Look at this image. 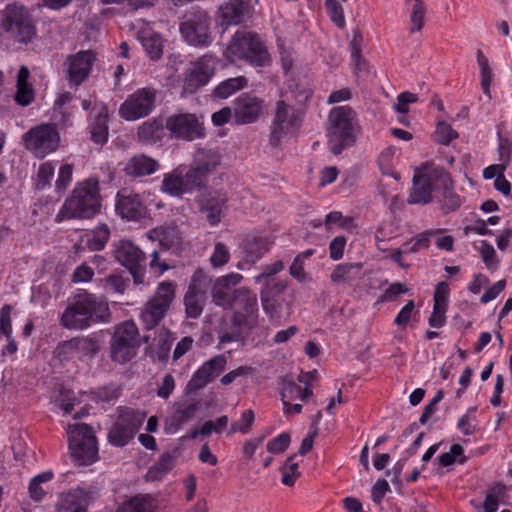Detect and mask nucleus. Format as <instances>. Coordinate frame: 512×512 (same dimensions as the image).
I'll return each instance as SVG.
<instances>
[{
  "mask_svg": "<svg viewBox=\"0 0 512 512\" xmlns=\"http://www.w3.org/2000/svg\"><path fill=\"white\" fill-rule=\"evenodd\" d=\"M157 99V90L152 87L137 89L121 103L118 113L125 121H136L150 115Z\"/></svg>",
  "mask_w": 512,
  "mask_h": 512,
  "instance_id": "f8f14e48",
  "label": "nucleus"
},
{
  "mask_svg": "<svg viewBox=\"0 0 512 512\" xmlns=\"http://www.w3.org/2000/svg\"><path fill=\"white\" fill-rule=\"evenodd\" d=\"M426 13V7L422 0H415L411 13V23L412 26L410 28L411 33L420 31L424 26V18Z\"/></svg>",
  "mask_w": 512,
  "mask_h": 512,
  "instance_id": "bf43d9fd",
  "label": "nucleus"
},
{
  "mask_svg": "<svg viewBox=\"0 0 512 512\" xmlns=\"http://www.w3.org/2000/svg\"><path fill=\"white\" fill-rule=\"evenodd\" d=\"M229 248L222 242L214 245L213 252L210 256V263L213 268H219L227 264L230 260Z\"/></svg>",
  "mask_w": 512,
  "mask_h": 512,
  "instance_id": "13d9d810",
  "label": "nucleus"
},
{
  "mask_svg": "<svg viewBox=\"0 0 512 512\" xmlns=\"http://www.w3.org/2000/svg\"><path fill=\"white\" fill-rule=\"evenodd\" d=\"M99 351V343L91 337H74L60 342L53 354L61 363L83 361Z\"/></svg>",
  "mask_w": 512,
  "mask_h": 512,
  "instance_id": "2eb2a0df",
  "label": "nucleus"
},
{
  "mask_svg": "<svg viewBox=\"0 0 512 512\" xmlns=\"http://www.w3.org/2000/svg\"><path fill=\"white\" fill-rule=\"evenodd\" d=\"M356 112L348 105L331 109L327 127L329 150L334 155L341 154L356 141Z\"/></svg>",
  "mask_w": 512,
  "mask_h": 512,
  "instance_id": "20e7f679",
  "label": "nucleus"
},
{
  "mask_svg": "<svg viewBox=\"0 0 512 512\" xmlns=\"http://www.w3.org/2000/svg\"><path fill=\"white\" fill-rule=\"evenodd\" d=\"M206 300V295L187 291L184 297V305L187 317L196 319L203 312V304Z\"/></svg>",
  "mask_w": 512,
  "mask_h": 512,
  "instance_id": "37998d69",
  "label": "nucleus"
},
{
  "mask_svg": "<svg viewBox=\"0 0 512 512\" xmlns=\"http://www.w3.org/2000/svg\"><path fill=\"white\" fill-rule=\"evenodd\" d=\"M115 211L117 215L128 221H137L146 216V206L140 195L127 190L116 194Z\"/></svg>",
  "mask_w": 512,
  "mask_h": 512,
  "instance_id": "412c9836",
  "label": "nucleus"
},
{
  "mask_svg": "<svg viewBox=\"0 0 512 512\" xmlns=\"http://www.w3.org/2000/svg\"><path fill=\"white\" fill-rule=\"evenodd\" d=\"M175 297V285L161 282L154 296L142 308L139 318L145 330L156 328L166 315Z\"/></svg>",
  "mask_w": 512,
  "mask_h": 512,
  "instance_id": "1a4fd4ad",
  "label": "nucleus"
},
{
  "mask_svg": "<svg viewBox=\"0 0 512 512\" xmlns=\"http://www.w3.org/2000/svg\"><path fill=\"white\" fill-rule=\"evenodd\" d=\"M212 284L211 277L202 269H196L191 277V281L187 291L206 295Z\"/></svg>",
  "mask_w": 512,
  "mask_h": 512,
  "instance_id": "49530a36",
  "label": "nucleus"
},
{
  "mask_svg": "<svg viewBox=\"0 0 512 512\" xmlns=\"http://www.w3.org/2000/svg\"><path fill=\"white\" fill-rule=\"evenodd\" d=\"M110 237V231L106 224L98 225L92 235L88 238L87 244L90 250L100 251L102 250Z\"/></svg>",
  "mask_w": 512,
  "mask_h": 512,
  "instance_id": "de8ad7c7",
  "label": "nucleus"
},
{
  "mask_svg": "<svg viewBox=\"0 0 512 512\" xmlns=\"http://www.w3.org/2000/svg\"><path fill=\"white\" fill-rule=\"evenodd\" d=\"M139 40L151 60L156 61L162 57L164 41L159 33L151 29H143L139 32Z\"/></svg>",
  "mask_w": 512,
  "mask_h": 512,
  "instance_id": "f704fd0d",
  "label": "nucleus"
},
{
  "mask_svg": "<svg viewBox=\"0 0 512 512\" xmlns=\"http://www.w3.org/2000/svg\"><path fill=\"white\" fill-rule=\"evenodd\" d=\"M165 126L174 138L193 141L204 137L203 124L193 113H177L166 119Z\"/></svg>",
  "mask_w": 512,
  "mask_h": 512,
  "instance_id": "aec40b11",
  "label": "nucleus"
},
{
  "mask_svg": "<svg viewBox=\"0 0 512 512\" xmlns=\"http://www.w3.org/2000/svg\"><path fill=\"white\" fill-rule=\"evenodd\" d=\"M502 488L495 486L489 490L482 505L477 507V512H497Z\"/></svg>",
  "mask_w": 512,
  "mask_h": 512,
  "instance_id": "6e6d98bb",
  "label": "nucleus"
},
{
  "mask_svg": "<svg viewBox=\"0 0 512 512\" xmlns=\"http://www.w3.org/2000/svg\"><path fill=\"white\" fill-rule=\"evenodd\" d=\"M0 29L19 43H30L36 36L31 15L23 5L8 4L0 11Z\"/></svg>",
  "mask_w": 512,
  "mask_h": 512,
  "instance_id": "423d86ee",
  "label": "nucleus"
},
{
  "mask_svg": "<svg viewBox=\"0 0 512 512\" xmlns=\"http://www.w3.org/2000/svg\"><path fill=\"white\" fill-rule=\"evenodd\" d=\"M255 420V414L253 410L248 409L245 410L239 420L233 422L229 428L227 433L228 436L233 435L234 433L248 434L253 426Z\"/></svg>",
  "mask_w": 512,
  "mask_h": 512,
  "instance_id": "09e8293b",
  "label": "nucleus"
},
{
  "mask_svg": "<svg viewBox=\"0 0 512 512\" xmlns=\"http://www.w3.org/2000/svg\"><path fill=\"white\" fill-rule=\"evenodd\" d=\"M218 14L222 25H238L246 17L247 6L243 0H232L221 5Z\"/></svg>",
  "mask_w": 512,
  "mask_h": 512,
  "instance_id": "2f4dec72",
  "label": "nucleus"
},
{
  "mask_svg": "<svg viewBox=\"0 0 512 512\" xmlns=\"http://www.w3.org/2000/svg\"><path fill=\"white\" fill-rule=\"evenodd\" d=\"M478 421L474 415L464 414L457 423V429L465 436L473 435L477 430Z\"/></svg>",
  "mask_w": 512,
  "mask_h": 512,
  "instance_id": "774afa93",
  "label": "nucleus"
},
{
  "mask_svg": "<svg viewBox=\"0 0 512 512\" xmlns=\"http://www.w3.org/2000/svg\"><path fill=\"white\" fill-rule=\"evenodd\" d=\"M144 416L134 410L122 412L108 432L109 442L117 447L127 445L136 435Z\"/></svg>",
  "mask_w": 512,
  "mask_h": 512,
  "instance_id": "6ab92c4d",
  "label": "nucleus"
},
{
  "mask_svg": "<svg viewBox=\"0 0 512 512\" xmlns=\"http://www.w3.org/2000/svg\"><path fill=\"white\" fill-rule=\"evenodd\" d=\"M199 409L197 403H187L177 408L175 412L166 420L165 431L167 434L177 433L184 425L194 419Z\"/></svg>",
  "mask_w": 512,
  "mask_h": 512,
  "instance_id": "7c9ffc66",
  "label": "nucleus"
},
{
  "mask_svg": "<svg viewBox=\"0 0 512 512\" xmlns=\"http://www.w3.org/2000/svg\"><path fill=\"white\" fill-rule=\"evenodd\" d=\"M450 288L447 282H440L436 285L434 291V306L447 310Z\"/></svg>",
  "mask_w": 512,
  "mask_h": 512,
  "instance_id": "0e129e2a",
  "label": "nucleus"
},
{
  "mask_svg": "<svg viewBox=\"0 0 512 512\" xmlns=\"http://www.w3.org/2000/svg\"><path fill=\"white\" fill-rule=\"evenodd\" d=\"M231 302L228 309L233 310L239 318L247 319L258 311L257 296L246 287L234 289Z\"/></svg>",
  "mask_w": 512,
  "mask_h": 512,
  "instance_id": "cd10ccee",
  "label": "nucleus"
},
{
  "mask_svg": "<svg viewBox=\"0 0 512 512\" xmlns=\"http://www.w3.org/2000/svg\"><path fill=\"white\" fill-rule=\"evenodd\" d=\"M200 213L211 227L218 226L228 210V196L222 189H209L202 191L198 196Z\"/></svg>",
  "mask_w": 512,
  "mask_h": 512,
  "instance_id": "dca6fc26",
  "label": "nucleus"
},
{
  "mask_svg": "<svg viewBox=\"0 0 512 512\" xmlns=\"http://www.w3.org/2000/svg\"><path fill=\"white\" fill-rule=\"evenodd\" d=\"M56 163L54 161H47L39 166L37 173L36 187L38 189H44L50 186L51 181L54 177Z\"/></svg>",
  "mask_w": 512,
  "mask_h": 512,
  "instance_id": "603ef678",
  "label": "nucleus"
},
{
  "mask_svg": "<svg viewBox=\"0 0 512 512\" xmlns=\"http://www.w3.org/2000/svg\"><path fill=\"white\" fill-rule=\"evenodd\" d=\"M264 101L252 94L243 93L235 102V120L238 124H250L256 122L263 112Z\"/></svg>",
  "mask_w": 512,
  "mask_h": 512,
  "instance_id": "393cba45",
  "label": "nucleus"
},
{
  "mask_svg": "<svg viewBox=\"0 0 512 512\" xmlns=\"http://www.w3.org/2000/svg\"><path fill=\"white\" fill-rule=\"evenodd\" d=\"M110 317L108 304L86 290H79L74 302L63 312L60 324L67 329L83 330L92 323L105 322Z\"/></svg>",
  "mask_w": 512,
  "mask_h": 512,
  "instance_id": "f03ea898",
  "label": "nucleus"
},
{
  "mask_svg": "<svg viewBox=\"0 0 512 512\" xmlns=\"http://www.w3.org/2000/svg\"><path fill=\"white\" fill-rule=\"evenodd\" d=\"M291 441L288 433H281L267 443V450L273 454H280L287 450Z\"/></svg>",
  "mask_w": 512,
  "mask_h": 512,
  "instance_id": "680f3d73",
  "label": "nucleus"
},
{
  "mask_svg": "<svg viewBox=\"0 0 512 512\" xmlns=\"http://www.w3.org/2000/svg\"><path fill=\"white\" fill-rule=\"evenodd\" d=\"M101 201L97 178L90 177L79 181L65 198L54 221L61 223L67 220L92 219L100 213Z\"/></svg>",
  "mask_w": 512,
  "mask_h": 512,
  "instance_id": "f257e3e1",
  "label": "nucleus"
},
{
  "mask_svg": "<svg viewBox=\"0 0 512 512\" xmlns=\"http://www.w3.org/2000/svg\"><path fill=\"white\" fill-rule=\"evenodd\" d=\"M173 468V458L169 454L163 455L158 462L152 466L147 474L146 478L149 481H156L165 476Z\"/></svg>",
  "mask_w": 512,
  "mask_h": 512,
  "instance_id": "a18cd8bd",
  "label": "nucleus"
},
{
  "mask_svg": "<svg viewBox=\"0 0 512 512\" xmlns=\"http://www.w3.org/2000/svg\"><path fill=\"white\" fill-rule=\"evenodd\" d=\"M207 177L195 164L186 172L183 171L184 183L188 187V192L203 185Z\"/></svg>",
  "mask_w": 512,
  "mask_h": 512,
  "instance_id": "4d7b16f0",
  "label": "nucleus"
},
{
  "mask_svg": "<svg viewBox=\"0 0 512 512\" xmlns=\"http://www.w3.org/2000/svg\"><path fill=\"white\" fill-rule=\"evenodd\" d=\"M183 39L194 47H207L212 43L210 19L205 12H198L180 24Z\"/></svg>",
  "mask_w": 512,
  "mask_h": 512,
  "instance_id": "a211bd4d",
  "label": "nucleus"
},
{
  "mask_svg": "<svg viewBox=\"0 0 512 512\" xmlns=\"http://www.w3.org/2000/svg\"><path fill=\"white\" fill-rule=\"evenodd\" d=\"M73 176V165L72 164H63L59 168L58 177L55 182V190L56 192H63L72 182Z\"/></svg>",
  "mask_w": 512,
  "mask_h": 512,
  "instance_id": "052dcab7",
  "label": "nucleus"
},
{
  "mask_svg": "<svg viewBox=\"0 0 512 512\" xmlns=\"http://www.w3.org/2000/svg\"><path fill=\"white\" fill-rule=\"evenodd\" d=\"M221 159L222 156L218 150L199 148L194 154L193 164L208 176L220 166Z\"/></svg>",
  "mask_w": 512,
  "mask_h": 512,
  "instance_id": "72a5a7b5",
  "label": "nucleus"
},
{
  "mask_svg": "<svg viewBox=\"0 0 512 512\" xmlns=\"http://www.w3.org/2000/svg\"><path fill=\"white\" fill-rule=\"evenodd\" d=\"M173 338L171 336V333L167 330H163L159 334L158 338V352L157 356L160 361H166L169 357V352L172 346Z\"/></svg>",
  "mask_w": 512,
  "mask_h": 512,
  "instance_id": "e2e57ef3",
  "label": "nucleus"
},
{
  "mask_svg": "<svg viewBox=\"0 0 512 512\" xmlns=\"http://www.w3.org/2000/svg\"><path fill=\"white\" fill-rule=\"evenodd\" d=\"M450 183V174L442 167L423 165L413 177V192L409 203L427 204L432 199V192Z\"/></svg>",
  "mask_w": 512,
  "mask_h": 512,
  "instance_id": "6e6552de",
  "label": "nucleus"
},
{
  "mask_svg": "<svg viewBox=\"0 0 512 512\" xmlns=\"http://www.w3.org/2000/svg\"><path fill=\"white\" fill-rule=\"evenodd\" d=\"M304 121V113L285 100H277L271 111L268 144L281 148L283 144L296 139Z\"/></svg>",
  "mask_w": 512,
  "mask_h": 512,
  "instance_id": "7ed1b4c3",
  "label": "nucleus"
},
{
  "mask_svg": "<svg viewBox=\"0 0 512 512\" xmlns=\"http://www.w3.org/2000/svg\"><path fill=\"white\" fill-rule=\"evenodd\" d=\"M287 288V282H275L262 285L260 300L263 311L270 320H278L282 309V294Z\"/></svg>",
  "mask_w": 512,
  "mask_h": 512,
  "instance_id": "5701e85b",
  "label": "nucleus"
},
{
  "mask_svg": "<svg viewBox=\"0 0 512 512\" xmlns=\"http://www.w3.org/2000/svg\"><path fill=\"white\" fill-rule=\"evenodd\" d=\"M273 243V237L266 233L252 232L247 234L240 245L241 258L237 268L240 270L250 269L271 249Z\"/></svg>",
  "mask_w": 512,
  "mask_h": 512,
  "instance_id": "4468645a",
  "label": "nucleus"
},
{
  "mask_svg": "<svg viewBox=\"0 0 512 512\" xmlns=\"http://www.w3.org/2000/svg\"><path fill=\"white\" fill-rule=\"evenodd\" d=\"M153 509V498L149 495H144L131 498L117 512H152Z\"/></svg>",
  "mask_w": 512,
  "mask_h": 512,
  "instance_id": "79ce46f5",
  "label": "nucleus"
},
{
  "mask_svg": "<svg viewBox=\"0 0 512 512\" xmlns=\"http://www.w3.org/2000/svg\"><path fill=\"white\" fill-rule=\"evenodd\" d=\"M162 191L174 197H180L188 193V187L184 183L182 166L177 167L172 173L164 176Z\"/></svg>",
  "mask_w": 512,
  "mask_h": 512,
  "instance_id": "e433bc0d",
  "label": "nucleus"
},
{
  "mask_svg": "<svg viewBox=\"0 0 512 512\" xmlns=\"http://www.w3.org/2000/svg\"><path fill=\"white\" fill-rule=\"evenodd\" d=\"M94 270L86 263L77 266L71 275V281L74 284L87 283L93 279Z\"/></svg>",
  "mask_w": 512,
  "mask_h": 512,
  "instance_id": "69168bd1",
  "label": "nucleus"
},
{
  "mask_svg": "<svg viewBox=\"0 0 512 512\" xmlns=\"http://www.w3.org/2000/svg\"><path fill=\"white\" fill-rule=\"evenodd\" d=\"M158 163L155 159L146 155H136L132 157L125 166L127 175L142 177L155 173L158 170Z\"/></svg>",
  "mask_w": 512,
  "mask_h": 512,
  "instance_id": "c9c22d12",
  "label": "nucleus"
},
{
  "mask_svg": "<svg viewBox=\"0 0 512 512\" xmlns=\"http://www.w3.org/2000/svg\"><path fill=\"white\" fill-rule=\"evenodd\" d=\"M114 257L129 270L135 283L143 282L146 257L139 247L129 240H120L115 244Z\"/></svg>",
  "mask_w": 512,
  "mask_h": 512,
  "instance_id": "f3484780",
  "label": "nucleus"
},
{
  "mask_svg": "<svg viewBox=\"0 0 512 512\" xmlns=\"http://www.w3.org/2000/svg\"><path fill=\"white\" fill-rule=\"evenodd\" d=\"M436 139L439 143L448 145L452 140L458 137L457 132L451 127V125L441 122L436 128Z\"/></svg>",
  "mask_w": 512,
  "mask_h": 512,
  "instance_id": "338daca9",
  "label": "nucleus"
},
{
  "mask_svg": "<svg viewBox=\"0 0 512 512\" xmlns=\"http://www.w3.org/2000/svg\"><path fill=\"white\" fill-rule=\"evenodd\" d=\"M313 395L310 385H306L304 389L297 383L289 380H284L281 389V400L283 404L295 400L306 401Z\"/></svg>",
  "mask_w": 512,
  "mask_h": 512,
  "instance_id": "58836bf2",
  "label": "nucleus"
},
{
  "mask_svg": "<svg viewBox=\"0 0 512 512\" xmlns=\"http://www.w3.org/2000/svg\"><path fill=\"white\" fill-rule=\"evenodd\" d=\"M92 501V493L78 487L63 495L60 507L67 512H86Z\"/></svg>",
  "mask_w": 512,
  "mask_h": 512,
  "instance_id": "c85d7f7f",
  "label": "nucleus"
},
{
  "mask_svg": "<svg viewBox=\"0 0 512 512\" xmlns=\"http://www.w3.org/2000/svg\"><path fill=\"white\" fill-rule=\"evenodd\" d=\"M453 181L450 178V183L446 186H440L439 190H442V210L444 213L456 211L462 205V198L454 192Z\"/></svg>",
  "mask_w": 512,
  "mask_h": 512,
  "instance_id": "c03bdc74",
  "label": "nucleus"
},
{
  "mask_svg": "<svg viewBox=\"0 0 512 512\" xmlns=\"http://www.w3.org/2000/svg\"><path fill=\"white\" fill-rule=\"evenodd\" d=\"M93 56L89 51H80L67 59V73L70 86L78 87L89 76L92 68Z\"/></svg>",
  "mask_w": 512,
  "mask_h": 512,
  "instance_id": "bb28decb",
  "label": "nucleus"
},
{
  "mask_svg": "<svg viewBox=\"0 0 512 512\" xmlns=\"http://www.w3.org/2000/svg\"><path fill=\"white\" fill-rule=\"evenodd\" d=\"M224 55L230 62L245 61L253 67H266L271 62L267 48L251 32H236Z\"/></svg>",
  "mask_w": 512,
  "mask_h": 512,
  "instance_id": "39448f33",
  "label": "nucleus"
},
{
  "mask_svg": "<svg viewBox=\"0 0 512 512\" xmlns=\"http://www.w3.org/2000/svg\"><path fill=\"white\" fill-rule=\"evenodd\" d=\"M284 269V263L281 260H277L271 264H267L263 267L261 273L256 275L253 279L257 284L267 285L275 282H286L285 280H280L275 278L277 274H279Z\"/></svg>",
  "mask_w": 512,
  "mask_h": 512,
  "instance_id": "a19ab883",
  "label": "nucleus"
},
{
  "mask_svg": "<svg viewBox=\"0 0 512 512\" xmlns=\"http://www.w3.org/2000/svg\"><path fill=\"white\" fill-rule=\"evenodd\" d=\"M163 134V121L160 118H153L143 122L137 131L140 141L145 143H157Z\"/></svg>",
  "mask_w": 512,
  "mask_h": 512,
  "instance_id": "4c0bfd02",
  "label": "nucleus"
},
{
  "mask_svg": "<svg viewBox=\"0 0 512 512\" xmlns=\"http://www.w3.org/2000/svg\"><path fill=\"white\" fill-rule=\"evenodd\" d=\"M140 345L139 330L134 321L129 320L120 323L114 331L110 355L114 362L126 363L137 353Z\"/></svg>",
  "mask_w": 512,
  "mask_h": 512,
  "instance_id": "9b49d317",
  "label": "nucleus"
},
{
  "mask_svg": "<svg viewBox=\"0 0 512 512\" xmlns=\"http://www.w3.org/2000/svg\"><path fill=\"white\" fill-rule=\"evenodd\" d=\"M435 232L433 230L424 231L418 234L415 238L403 244L406 253H417L421 250L428 249L430 246V237Z\"/></svg>",
  "mask_w": 512,
  "mask_h": 512,
  "instance_id": "8fccbe9b",
  "label": "nucleus"
},
{
  "mask_svg": "<svg viewBox=\"0 0 512 512\" xmlns=\"http://www.w3.org/2000/svg\"><path fill=\"white\" fill-rule=\"evenodd\" d=\"M24 147L36 158H45L60 145V134L54 124L43 123L30 128L22 136Z\"/></svg>",
  "mask_w": 512,
  "mask_h": 512,
  "instance_id": "9d476101",
  "label": "nucleus"
},
{
  "mask_svg": "<svg viewBox=\"0 0 512 512\" xmlns=\"http://www.w3.org/2000/svg\"><path fill=\"white\" fill-rule=\"evenodd\" d=\"M226 364L227 359L223 354L214 356L195 371L188 386L193 390L205 387L224 371Z\"/></svg>",
  "mask_w": 512,
  "mask_h": 512,
  "instance_id": "b1692460",
  "label": "nucleus"
},
{
  "mask_svg": "<svg viewBox=\"0 0 512 512\" xmlns=\"http://www.w3.org/2000/svg\"><path fill=\"white\" fill-rule=\"evenodd\" d=\"M419 312L415 311V303L413 300H409L398 312L396 315L393 323L402 328L405 329L408 325V323L415 319L418 316Z\"/></svg>",
  "mask_w": 512,
  "mask_h": 512,
  "instance_id": "864d4df0",
  "label": "nucleus"
},
{
  "mask_svg": "<svg viewBox=\"0 0 512 512\" xmlns=\"http://www.w3.org/2000/svg\"><path fill=\"white\" fill-rule=\"evenodd\" d=\"M108 107L103 102L94 103L88 115V131L91 140L99 145H103L108 141Z\"/></svg>",
  "mask_w": 512,
  "mask_h": 512,
  "instance_id": "4be33fe9",
  "label": "nucleus"
},
{
  "mask_svg": "<svg viewBox=\"0 0 512 512\" xmlns=\"http://www.w3.org/2000/svg\"><path fill=\"white\" fill-rule=\"evenodd\" d=\"M247 79L244 76L226 79L220 82L213 90V95L219 99H226L247 86Z\"/></svg>",
  "mask_w": 512,
  "mask_h": 512,
  "instance_id": "ea45409f",
  "label": "nucleus"
},
{
  "mask_svg": "<svg viewBox=\"0 0 512 512\" xmlns=\"http://www.w3.org/2000/svg\"><path fill=\"white\" fill-rule=\"evenodd\" d=\"M361 263H341L336 265L330 275V280L337 285L355 286L362 279Z\"/></svg>",
  "mask_w": 512,
  "mask_h": 512,
  "instance_id": "c756f323",
  "label": "nucleus"
},
{
  "mask_svg": "<svg viewBox=\"0 0 512 512\" xmlns=\"http://www.w3.org/2000/svg\"><path fill=\"white\" fill-rule=\"evenodd\" d=\"M147 237L157 241L163 249H170L179 245L181 233L177 226H160L150 230Z\"/></svg>",
  "mask_w": 512,
  "mask_h": 512,
  "instance_id": "473e14b6",
  "label": "nucleus"
},
{
  "mask_svg": "<svg viewBox=\"0 0 512 512\" xmlns=\"http://www.w3.org/2000/svg\"><path fill=\"white\" fill-rule=\"evenodd\" d=\"M324 6L330 20L340 29L346 26L344 10L337 0H325Z\"/></svg>",
  "mask_w": 512,
  "mask_h": 512,
  "instance_id": "3c124183",
  "label": "nucleus"
},
{
  "mask_svg": "<svg viewBox=\"0 0 512 512\" xmlns=\"http://www.w3.org/2000/svg\"><path fill=\"white\" fill-rule=\"evenodd\" d=\"M216 63L213 55H204L191 62L183 74L182 94H194L206 86L215 74Z\"/></svg>",
  "mask_w": 512,
  "mask_h": 512,
  "instance_id": "ddd939ff",
  "label": "nucleus"
},
{
  "mask_svg": "<svg viewBox=\"0 0 512 512\" xmlns=\"http://www.w3.org/2000/svg\"><path fill=\"white\" fill-rule=\"evenodd\" d=\"M243 279L239 273H229L218 277L212 287L211 295L215 305L228 309L231 306V299L234 296V289Z\"/></svg>",
  "mask_w": 512,
  "mask_h": 512,
  "instance_id": "a878e982",
  "label": "nucleus"
},
{
  "mask_svg": "<svg viewBox=\"0 0 512 512\" xmlns=\"http://www.w3.org/2000/svg\"><path fill=\"white\" fill-rule=\"evenodd\" d=\"M69 449L75 463L88 466L98 460L97 440L90 426L84 423L69 425Z\"/></svg>",
  "mask_w": 512,
  "mask_h": 512,
  "instance_id": "0eeeda50",
  "label": "nucleus"
},
{
  "mask_svg": "<svg viewBox=\"0 0 512 512\" xmlns=\"http://www.w3.org/2000/svg\"><path fill=\"white\" fill-rule=\"evenodd\" d=\"M295 456H290L285 464L281 467L282 483L286 486H293L296 479L300 476L298 471V463L294 461Z\"/></svg>",
  "mask_w": 512,
  "mask_h": 512,
  "instance_id": "5fc2aeb1",
  "label": "nucleus"
}]
</instances>
